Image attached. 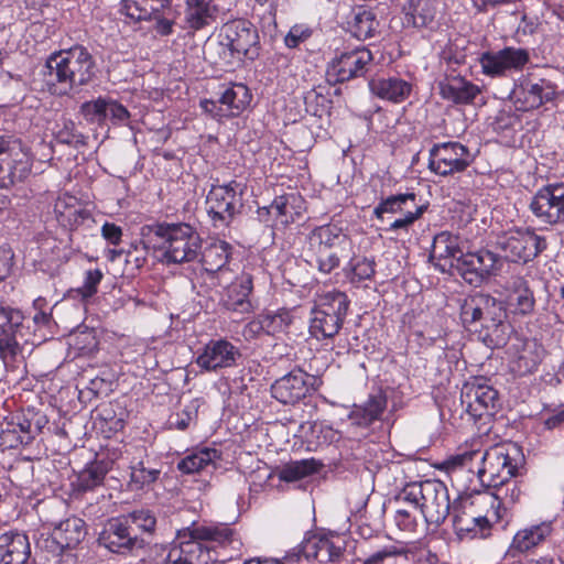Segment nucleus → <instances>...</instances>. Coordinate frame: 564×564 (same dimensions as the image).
<instances>
[{"instance_id":"obj_55","label":"nucleus","mask_w":564,"mask_h":564,"mask_svg":"<svg viewBox=\"0 0 564 564\" xmlns=\"http://www.w3.org/2000/svg\"><path fill=\"white\" fill-rule=\"evenodd\" d=\"M37 545L40 549L46 551L47 553L52 554L55 557H58V556L65 554L67 557L66 561H69L72 563L75 562L73 554L67 552L68 549L66 546H64V543H62V540L59 541L58 539L55 538L54 530L52 531V533L48 536L41 539L37 542Z\"/></svg>"},{"instance_id":"obj_48","label":"nucleus","mask_w":564,"mask_h":564,"mask_svg":"<svg viewBox=\"0 0 564 564\" xmlns=\"http://www.w3.org/2000/svg\"><path fill=\"white\" fill-rule=\"evenodd\" d=\"M130 481L137 488L141 489L155 482L161 474V469L151 466L150 460H132L130 464Z\"/></svg>"},{"instance_id":"obj_18","label":"nucleus","mask_w":564,"mask_h":564,"mask_svg":"<svg viewBox=\"0 0 564 564\" xmlns=\"http://www.w3.org/2000/svg\"><path fill=\"white\" fill-rule=\"evenodd\" d=\"M346 541L340 535H318L306 538L292 553L299 554L305 560H316L322 564L339 563L345 555Z\"/></svg>"},{"instance_id":"obj_24","label":"nucleus","mask_w":564,"mask_h":564,"mask_svg":"<svg viewBox=\"0 0 564 564\" xmlns=\"http://www.w3.org/2000/svg\"><path fill=\"white\" fill-rule=\"evenodd\" d=\"M514 100L519 109H536L545 102L552 101L556 96V86L549 79H524L513 90Z\"/></svg>"},{"instance_id":"obj_19","label":"nucleus","mask_w":564,"mask_h":564,"mask_svg":"<svg viewBox=\"0 0 564 564\" xmlns=\"http://www.w3.org/2000/svg\"><path fill=\"white\" fill-rule=\"evenodd\" d=\"M221 44L227 46L237 57L247 56L251 59L258 54L256 46L259 35L256 26L248 20L236 19L221 28Z\"/></svg>"},{"instance_id":"obj_32","label":"nucleus","mask_w":564,"mask_h":564,"mask_svg":"<svg viewBox=\"0 0 564 564\" xmlns=\"http://www.w3.org/2000/svg\"><path fill=\"white\" fill-rule=\"evenodd\" d=\"M438 87L440 94L444 99L459 105L473 102L480 94L477 85L460 76L446 77L440 82Z\"/></svg>"},{"instance_id":"obj_64","label":"nucleus","mask_w":564,"mask_h":564,"mask_svg":"<svg viewBox=\"0 0 564 564\" xmlns=\"http://www.w3.org/2000/svg\"><path fill=\"white\" fill-rule=\"evenodd\" d=\"M200 107L205 112L209 113L213 118L223 119L229 117L225 111L224 106L219 104V98L216 100L204 99L200 101Z\"/></svg>"},{"instance_id":"obj_2","label":"nucleus","mask_w":564,"mask_h":564,"mask_svg":"<svg viewBox=\"0 0 564 564\" xmlns=\"http://www.w3.org/2000/svg\"><path fill=\"white\" fill-rule=\"evenodd\" d=\"M96 75V63L83 45L53 52L42 69L43 87L51 95L69 96L79 93Z\"/></svg>"},{"instance_id":"obj_42","label":"nucleus","mask_w":564,"mask_h":564,"mask_svg":"<svg viewBox=\"0 0 564 564\" xmlns=\"http://www.w3.org/2000/svg\"><path fill=\"white\" fill-rule=\"evenodd\" d=\"M404 10L408 24L425 28L434 22L438 7L436 0H409Z\"/></svg>"},{"instance_id":"obj_37","label":"nucleus","mask_w":564,"mask_h":564,"mask_svg":"<svg viewBox=\"0 0 564 564\" xmlns=\"http://www.w3.org/2000/svg\"><path fill=\"white\" fill-rule=\"evenodd\" d=\"M552 522L544 521L522 530L513 536L511 549L518 552H528L543 543L552 533Z\"/></svg>"},{"instance_id":"obj_9","label":"nucleus","mask_w":564,"mask_h":564,"mask_svg":"<svg viewBox=\"0 0 564 564\" xmlns=\"http://www.w3.org/2000/svg\"><path fill=\"white\" fill-rule=\"evenodd\" d=\"M23 343H26V338L22 313L0 306V358L7 368H14L22 358Z\"/></svg>"},{"instance_id":"obj_14","label":"nucleus","mask_w":564,"mask_h":564,"mask_svg":"<svg viewBox=\"0 0 564 564\" xmlns=\"http://www.w3.org/2000/svg\"><path fill=\"white\" fill-rule=\"evenodd\" d=\"M503 258L511 262L527 263L543 252L546 247V239L532 230H514L501 237L498 241Z\"/></svg>"},{"instance_id":"obj_4","label":"nucleus","mask_w":564,"mask_h":564,"mask_svg":"<svg viewBox=\"0 0 564 564\" xmlns=\"http://www.w3.org/2000/svg\"><path fill=\"white\" fill-rule=\"evenodd\" d=\"M398 499L420 509L430 524L443 523L452 509L447 487L437 479L406 484Z\"/></svg>"},{"instance_id":"obj_51","label":"nucleus","mask_w":564,"mask_h":564,"mask_svg":"<svg viewBox=\"0 0 564 564\" xmlns=\"http://www.w3.org/2000/svg\"><path fill=\"white\" fill-rule=\"evenodd\" d=\"M123 518L127 520L129 525L133 528L135 527L145 533H153L156 527V518L154 513L149 509L134 510L128 514H124Z\"/></svg>"},{"instance_id":"obj_28","label":"nucleus","mask_w":564,"mask_h":564,"mask_svg":"<svg viewBox=\"0 0 564 564\" xmlns=\"http://www.w3.org/2000/svg\"><path fill=\"white\" fill-rule=\"evenodd\" d=\"M253 290V275L242 272L228 286L224 304L227 310L240 314H249L253 311L251 293Z\"/></svg>"},{"instance_id":"obj_16","label":"nucleus","mask_w":564,"mask_h":564,"mask_svg":"<svg viewBox=\"0 0 564 564\" xmlns=\"http://www.w3.org/2000/svg\"><path fill=\"white\" fill-rule=\"evenodd\" d=\"M501 267V256L488 249H480L459 256L455 270L467 283L478 286L490 275L496 274Z\"/></svg>"},{"instance_id":"obj_60","label":"nucleus","mask_w":564,"mask_h":564,"mask_svg":"<svg viewBox=\"0 0 564 564\" xmlns=\"http://www.w3.org/2000/svg\"><path fill=\"white\" fill-rule=\"evenodd\" d=\"M104 273L99 269L88 270L85 274L84 283L78 292L84 299L91 297L97 293V288L102 280Z\"/></svg>"},{"instance_id":"obj_10","label":"nucleus","mask_w":564,"mask_h":564,"mask_svg":"<svg viewBox=\"0 0 564 564\" xmlns=\"http://www.w3.org/2000/svg\"><path fill=\"white\" fill-rule=\"evenodd\" d=\"M206 205L215 226L229 225L242 207L241 185L236 181L225 185H213Z\"/></svg>"},{"instance_id":"obj_13","label":"nucleus","mask_w":564,"mask_h":564,"mask_svg":"<svg viewBox=\"0 0 564 564\" xmlns=\"http://www.w3.org/2000/svg\"><path fill=\"white\" fill-rule=\"evenodd\" d=\"M462 405L474 419L494 415L499 403L498 391L484 377L473 378L462 388Z\"/></svg>"},{"instance_id":"obj_49","label":"nucleus","mask_w":564,"mask_h":564,"mask_svg":"<svg viewBox=\"0 0 564 564\" xmlns=\"http://www.w3.org/2000/svg\"><path fill=\"white\" fill-rule=\"evenodd\" d=\"M292 314L288 310H279L275 313H267L262 315L264 333L273 336L286 332L289 326L292 324Z\"/></svg>"},{"instance_id":"obj_40","label":"nucleus","mask_w":564,"mask_h":564,"mask_svg":"<svg viewBox=\"0 0 564 564\" xmlns=\"http://www.w3.org/2000/svg\"><path fill=\"white\" fill-rule=\"evenodd\" d=\"M171 0H122L121 12L132 21L156 18Z\"/></svg>"},{"instance_id":"obj_23","label":"nucleus","mask_w":564,"mask_h":564,"mask_svg":"<svg viewBox=\"0 0 564 564\" xmlns=\"http://www.w3.org/2000/svg\"><path fill=\"white\" fill-rule=\"evenodd\" d=\"M241 357L238 347L226 339L210 340L196 358V365L206 371H217L236 366Z\"/></svg>"},{"instance_id":"obj_57","label":"nucleus","mask_w":564,"mask_h":564,"mask_svg":"<svg viewBox=\"0 0 564 564\" xmlns=\"http://www.w3.org/2000/svg\"><path fill=\"white\" fill-rule=\"evenodd\" d=\"M149 254V248L143 241L132 242L126 251V263L134 269H141L145 263Z\"/></svg>"},{"instance_id":"obj_45","label":"nucleus","mask_w":564,"mask_h":564,"mask_svg":"<svg viewBox=\"0 0 564 564\" xmlns=\"http://www.w3.org/2000/svg\"><path fill=\"white\" fill-rule=\"evenodd\" d=\"M514 311L521 315H527L534 310V297L529 289L528 282L522 276H517L512 281V293L509 296Z\"/></svg>"},{"instance_id":"obj_3","label":"nucleus","mask_w":564,"mask_h":564,"mask_svg":"<svg viewBox=\"0 0 564 564\" xmlns=\"http://www.w3.org/2000/svg\"><path fill=\"white\" fill-rule=\"evenodd\" d=\"M474 460H480L481 467L477 475L482 484L488 487H500L518 475L522 465L520 448L514 444L496 445L485 453L480 451H465L447 458L443 466L447 471L458 468L473 470Z\"/></svg>"},{"instance_id":"obj_41","label":"nucleus","mask_w":564,"mask_h":564,"mask_svg":"<svg viewBox=\"0 0 564 564\" xmlns=\"http://www.w3.org/2000/svg\"><path fill=\"white\" fill-rule=\"evenodd\" d=\"M55 531V538L69 550L77 547L87 534V527L83 519L77 517H69L53 528Z\"/></svg>"},{"instance_id":"obj_58","label":"nucleus","mask_w":564,"mask_h":564,"mask_svg":"<svg viewBox=\"0 0 564 564\" xmlns=\"http://www.w3.org/2000/svg\"><path fill=\"white\" fill-rule=\"evenodd\" d=\"M54 131L55 138L58 142L64 144H79L84 143L83 135L76 131L75 123L70 120H64L62 126L57 124Z\"/></svg>"},{"instance_id":"obj_1","label":"nucleus","mask_w":564,"mask_h":564,"mask_svg":"<svg viewBox=\"0 0 564 564\" xmlns=\"http://www.w3.org/2000/svg\"><path fill=\"white\" fill-rule=\"evenodd\" d=\"M165 564H209L232 557L226 549L240 544L237 533L227 524L192 523L177 532Z\"/></svg>"},{"instance_id":"obj_54","label":"nucleus","mask_w":564,"mask_h":564,"mask_svg":"<svg viewBox=\"0 0 564 564\" xmlns=\"http://www.w3.org/2000/svg\"><path fill=\"white\" fill-rule=\"evenodd\" d=\"M305 254L310 257V262H315L317 268L323 273H330L336 269L339 263V257L334 251H321V253H313L312 251L304 250Z\"/></svg>"},{"instance_id":"obj_21","label":"nucleus","mask_w":564,"mask_h":564,"mask_svg":"<svg viewBox=\"0 0 564 564\" xmlns=\"http://www.w3.org/2000/svg\"><path fill=\"white\" fill-rule=\"evenodd\" d=\"M135 529L128 524L123 516L107 521L99 533L98 543L112 553L126 554L135 547H142Z\"/></svg>"},{"instance_id":"obj_62","label":"nucleus","mask_w":564,"mask_h":564,"mask_svg":"<svg viewBox=\"0 0 564 564\" xmlns=\"http://www.w3.org/2000/svg\"><path fill=\"white\" fill-rule=\"evenodd\" d=\"M312 35V30L305 25H294L290 29L284 37V43L288 47H297L302 42L306 41Z\"/></svg>"},{"instance_id":"obj_35","label":"nucleus","mask_w":564,"mask_h":564,"mask_svg":"<svg viewBox=\"0 0 564 564\" xmlns=\"http://www.w3.org/2000/svg\"><path fill=\"white\" fill-rule=\"evenodd\" d=\"M221 460V453L216 448L204 447L192 452L181 459L177 469L184 474L216 469Z\"/></svg>"},{"instance_id":"obj_26","label":"nucleus","mask_w":564,"mask_h":564,"mask_svg":"<svg viewBox=\"0 0 564 564\" xmlns=\"http://www.w3.org/2000/svg\"><path fill=\"white\" fill-rule=\"evenodd\" d=\"M310 379L311 377L302 370L292 371L272 384V397L283 404H294L308 393Z\"/></svg>"},{"instance_id":"obj_47","label":"nucleus","mask_w":564,"mask_h":564,"mask_svg":"<svg viewBox=\"0 0 564 564\" xmlns=\"http://www.w3.org/2000/svg\"><path fill=\"white\" fill-rule=\"evenodd\" d=\"M107 474V467L101 462H95L87 466L77 476L75 487L79 492L94 490L96 487L102 485Z\"/></svg>"},{"instance_id":"obj_31","label":"nucleus","mask_w":564,"mask_h":564,"mask_svg":"<svg viewBox=\"0 0 564 564\" xmlns=\"http://www.w3.org/2000/svg\"><path fill=\"white\" fill-rule=\"evenodd\" d=\"M544 356L543 347L535 340H525L516 348L510 360V369L518 376L532 373Z\"/></svg>"},{"instance_id":"obj_52","label":"nucleus","mask_w":564,"mask_h":564,"mask_svg":"<svg viewBox=\"0 0 564 564\" xmlns=\"http://www.w3.org/2000/svg\"><path fill=\"white\" fill-rule=\"evenodd\" d=\"M351 282L369 280L375 275V261L366 257H354L349 262Z\"/></svg>"},{"instance_id":"obj_22","label":"nucleus","mask_w":564,"mask_h":564,"mask_svg":"<svg viewBox=\"0 0 564 564\" xmlns=\"http://www.w3.org/2000/svg\"><path fill=\"white\" fill-rule=\"evenodd\" d=\"M372 59V54L366 46H358L337 55L332 61L328 72L335 76L336 82H348L355 77L362 76Z\"/></svg>"},{"instance_id":"obj_30","label":"nucleus","mask_w":564,"mask_h":564,"mask_svg":"<svg viewBox=\"0 0 564 564\" xmlns=\"http://www.w3.org/2000/svg\"><path fill=\"white\" fill-rule=\"evenodd\" d=\"M350 245L348 237L335 225H324L313 229L306 238V251L321 253L332 251L336 247Z\"/></svg>"},{"instance_id":"obj_61","label":"nucleus","mask_w":564,"mask_h":564,"mask_svg":"<svg viewBox=\"0 0 564 564\" xmlns=\"http://www.w3.org/2000/svg\"><path fill=\"white\" fill-rule=\"evenodd\" d=\"M106 120L110 118L116 124L128 121L130 113L126 107L112 99H106Z\"/></svg>"},{"instance_id":"obj_25","label":"nucleus","mask_w":564,"mask_h":564,"mask_svg":"<svg viewBox=\"0 0 564 564\" xmlns=\"http://www.w3.org/2000/svg\"><path fill=\"white\" fill-rule=\"evenodd\" d=\"M304 210L303 199L296 194H286L276 197L270 206L262 208L259 216L263 221L264 214L273 217L272 227H285L302 216Z\"/></svg>"},{"instance_id":"obj_39","label":"nucleus","mask_w":564,"mask_h":564,"mask_svg":"<svg viewBox=\"0 0 564 564\" xmlns=\"http://www.w3.org/2000/svg\"><path fill=\"white\" fill-rule=\"evenodd\" d=\"M54 212L58 221L70 229L77 228L90 218V213L82 208L73 196L59 197L55 203Z\"/></svg>"},{"instance_id":"obj_44","label":"nucleus","mask_w":564,"mask_h":564,"mask_svg":"<svg viewBox=\"0 0 564 564\" xmlns=\"http://www.w3.org/2000/svg\"><path fill=\"white\" fill-rule=\"evenodd\" d=\"M232 247L225 240H217L205 248L202 252V263L209 273H216L224 269L229 262Z\"/></svg>"},{"instance_id":"obj_15","label":"nucleus","mask_w":564,"mask_h":564,"mask_svg":"<svg viewBox=\"0 0 564 564\" xmlns=\"http://www.w3.org/2000/svg\"><path fill=\"white\" fill-rule=\"evenodd\" d=\"M426 206L417 203L414 193H404L391 195L382 199L373 209V214L379 219H382L386 213L400 214L402 217L393 220L390 224L389 230L408 231L410 226L423 215Z\"/></svg>"},{"instance_id":"obj_27","label":"nucleus","mask_w":564,"mask_h":564,"mask_svg":"<svg viewBox=\"0 0 564 564\" xmlns=\"http://www.w3.org/2000/svg\"><path fill=\"white\" fill-rule=\"evenodd\" d=\"M459 256H464V253L459 248L458 236L448 231H442L434 237L430 260L442 272H445L447 267L455 269Z\"/></svg>"},{"instance_id":"obj_33","label":"nucleus","mask_w":564,"mask_h":564,"mask_svg":"<svg viewBox=\"0 0 564 564\" xmlns=\"http://www.w3.org/2000/svg\"><path fill=\"white\" fill-rule=\"evenodd\" d=\"M370 91L381 99L392 102H402L412 90V86L406 80L399 77H375L369 82Z\"/></svg>"},{"instance_id":"obj_29","label":"nucleus","mask_w":564,"mask_h":564,"mask_svg":"<svg viewBox=\"0 0 564 564\" xmlns=\"http://www.w3.org/2000/svg\"><path fill=\"white\" fill-rule=\"evenodd\" d=\"M31 556L29 538L17 530L0 534V564H26Z\"/></svg>"},{"instance_id":"obj_36","label":"nucleus","mask_w":564,"mask_h":564,"mask_svg":"<svg viewBox=\"0 0 564 564\" xmlns=\"http://www.w3.org/2000/svg\"><path fill=\"white\" fill-rule=\"evenodd\" d=\"M218 11L213 0H186L185 20L189 28L200 30L216 20Z\"/></svg>"},{"instance_id":"obj_38","label":"nucleus","mask_w":564,"mask_h":564,"mask_svg":"<svg viewBox=\"0 0 564 564\" xmlns=\"http://www.w3.org/2000/svg\"><path fill=\"white\" fill-rule=\"evenodd\" d=\"M252 95L249 88L240 83L224 87L219 94V104L224 106L229 117L239 116L251 102Z\"/></svg>"},{"instance_id":"obj_5","label":"nucleus","mask_w":564,"mask_h":564,"mask_svg":"<svg viewBox=\"0 0 564 564\" xmlns=\"http://www.w3.org/2000/svg\"><path fill=\"white\" fill-rule=\"evenodd\" d=\"M154 235L162 240V261L166 263H185L200 256L202 239L188 224H158Z\"/></svg>"},{"instance_id":"obj_63","label":"nucleus","mask_w":564,"mask_h":564,"mask_svg":"<svg viewBox=\"0 0 564 564\" xmlns=\"http://www.w3.org/2000/svg\"><path fill=\"white\" fill-rule=\"evenodd\" d=\"M101 236L111 245H119L122 238V229L120 226L106 221L101 227Z\"/></svg>"},{"instance_id":"obj_59","label":"nucleus","mask_w":564,"mask_h":564,"mask_svg":"<svg viewBox=\"0 0 564 564\" xmlns=\"http://www.w3.org/2000/svg\"><path fill=\"white\" fill-rule=\"evenodd\" d=\"M494 488L496 489L495 498L505 505H513L520 499L521 490L517 481L510 479L505 485Z\"/></svg>"},{"instance_id":"obj_6","label":"nucleus","mask_w":564,"mask_h":564,"mask_svg":"<svg viewBox=\"0 0 564 564\" xmlns=\"http://www.w3.org/2000/svg\"><path fill=\"white\" fill-rule=\"evenodd\" d=\"M349 307L347 295L339 291L321 294L311 312L310 333L317 339L333 338L340 330Z\"/></svg>"},{"instance_id":"obj_8","label":"nucleus","mask_w":564,"mask_h":564,"mask_svg":"<svg viewBox=\"0 0 564 564\" xmlns=\"http://www.w3.org/2000/svg\"><path fill=\"white\" fill-rule=\"evenodd\" d=\"M460 318L465 325L479 323L488 332L497 333L505 326L507 310L502 301L489 294L477 293L462 304Z\"/></svg>"},{"instance_id":"obj_50","label":"nucleus","mask_w":564,"mask_h":564,"mask_svg":"<svg viewBox=\"0 0 564 564\" xmlns=\"http://www.w3.org/2000/svg\"><path fill=\"white\" fill-rule=\"evenodd\" d=\"M18 434L15 443H11L10 447H18L19 445H29L34 438V433L29 416H23L17 424H12L3 431L4 437H10Z\"/></svg>"},{"instance_id":"obj_43","label":"nucleus","mask_w":564,"mask_h":564,"mask_svg":"<svg viewBox=\"0 0 564 564\" xmlns=\"http://www.w3.org/2000/svg\"><path fill=\"white\" fill-rule=\"evenodd\" d=\"M348 26L356 39L365 41L377 33L379 21L372 10L360 7L351 11Z\"/></svg>"},{"instance_id":"obj_53","label":"nucleus","mask_w":564,"mask_h":564,"mask_svg":"<svg viewBox=\"0 0 564 564\" xmlns=\"http://www.w3.org/2000/svg\"><path fill=\"white\" fill-rule=\"evenodd\" d=\"M106 98L86 101L80 107V113L90 123L102 124L106 121Z\"/></svg>"},{"instance_id":"obj_34","label":"nucleus","mask_w":564,"mask_h":564,"mask_svg":"<svg viewBox=\"0 0 564 564\" xmlns=\"http://www.w3.org/2000/svg\"><path fill=\"white\" fill-rule=\"evenodd\" d=\"M386 408L387 397L382 391H378L370 394L362 404L354 405L349 419L354 425L368 427L381 417Z\"/></svg>"},{"instance_id":"obj_7","label":"nucleus","mask_w":564,"mask_h":564,"mask_svg":"<svg viewBox=\"0 0 564 564\" xmlns=\"http://www.w3.org/2000/svg\"><path fill=\"white\" fill-rule=\"evenodd\" d=\"M485 499L482 496H459L452 503L453 527L460 540L485 538L489 531V520L480 510L486 505Z\"/></svg>"},{"instance_id":"obj_20","label":"nucleus","mask_w":564,"mask_h":564,"mask_svg":"<svg viewBox=\"0 0 564 564\" xmlns=\"http://www.w3.org/2000/svg\"><path fill=\"white\" fill-rule=\"evenodd\" d=\"M529 61L528 50L513 46L485 52L479 57L482 73L490 77H502L508 73L522 70Z\"/></svg>"},{"instance_id":"obj_56","label":"nucleus","mask_w":564,"mask_h":564,"mask_svg":"<svg viewBox=\"0 0 564 564\" xmlns=\"http://www.w3.org/2000/svg\"><path fill=\"white\" fill-rule=\"evenodd\" d=\"M404 554L405 551L391 544L371 553L362 561V564H387Z\"/></svg>"},{"instance_id":"obj_46","label":"nucleus","mask_w":564,"mask_h":564,"mask_svg":"<svg viewBox=\"0 0 564 564\" xmlns=\"http://www.w3.org/2000/svg\"><path fill=\"white\" fill-rule=\"evenodd\" d=\"M322 467L323 464L315 458L291 462L281 468L279 478L286 482L297 481L317 473Z\"/></svg>"},{"instance_id":"obj_17","label":"nucleus","mask_w":564,"mask_h":564,"mask_svg":"<svg viewBox=\"0 0 564 564\" xmlns=\"http://www.w3.org/2000/svg\"><path fill=\"white\" fill-rule=\"evenodd\" d=\"M473 162V155L467 147L459 142L435 144L430 150L429 167L441 176L465 171Z\"/></svg>"},{"instance_id":"obj_12","label":"nucleus","mask_w":564,"mask_h":564,"mask_svg":"<svg viewBox=\"0 0 564 564\" xmlns=\"http://www.w3.org/2000/svg\"><path fill=\"white\" fill-rule=\"evenodd\" d=\"M529 208L542 224L564 225V182L550 183L539 188Z\"/></svg>"},{"instance_id":"obj_11","label":"nucleus","mask_w":564,"mask_h":564,"mask_svg":"<svg viewBox=\"0 0 564 564\" xmlns=\"http://www.w3.org/2000/svg\"><path fill=\"white\" fill-rule=\"evenodd\" d=\"M31 172V160L22 142L9 135H0V181L12 185L23 181Z\"/></svg>"}]
</instances>
